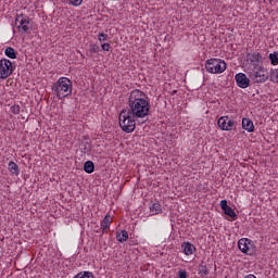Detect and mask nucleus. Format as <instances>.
<instances>
[{
  "label": "nucleus",
  "mask_w": 278,
  "mask_h": 278,
  "mask_svg": "<svg viewBox=\"0 0 278 278\" xmlns=\"http://www.w3.org/2000/svg\"><path fill=\"white\" fill-rule=\"evenodd\" d=\"M73 278H94V274L92 271H80Z\"/></svg>",
  "instance_id": "412c9836"
},
{
  "label": "nucleus",
  "mask_w": 278,
  "mask_h": 278,
  "mask_svg": "<svg viewBox=\"0 0 278 278\" xmlns=\"http://www.w3.org/2000/svg\"><path fill=\"white\" fill-rule=\"evenodd\" d=\"M16 23H20L17 25L18 31L21 34H31V30L29 29V17H23V15H17L15 18Z\"/></svg>",
  "instance_id": "6e6552de"
},
{
  "label": "nucleus",
  "mask_w": 278,
  "mask_h": 278,
  "mask_svg": "<svg viewBox=\"0 0 278 278\" xmlns=\"http://www.w3.org/2000/svg\"><path fill=\"white\" fill-rule=\"evenodd\" d=\"M268 58H269L270 64L273 66H277V64H278V51H276L274 53H269Z\"/></svg>",
  "instance_id": "4be33fe9"
},
{
  "label": "nucleus",
  "mask_w": 278,
  "mask_h": 278,
  "mask_svg": "<svg viewBox=\"0 0 278 278\" xmlns=\"http://www.w3.org/2000/svg\"><path fill=\"white\" fill-rule=\"evenodd\" d=\"M198 271L202 277H207V275H210V267L207 266V263L202 261L198 266Z\"/></svg>",
  "instance_id": "f8f14e48"
},
{
  "label": "nucleus",
  "mask_w": 278,
  "mask_h": 278,
  "mask_svg": "<svg viewBox=\"0 0 278 278\" xmlns=\"http://www.w3.org/2000/svg\"><path fill=\"white\" fill-rule=\"evenodd\" d=\"M9 170L12 175H20L18 165L14 161L9 162Z\"/></svg>",
  "instance_id": "a211bd4d"
},
{
  "label": "nucleus",
  "mask_w": 278,
  "mask_h": 278,
  "mask_svg": "<svg viewBox=\"0 0 278 278\" xmlns=\"http://www.w3.org/2000/svg\"><path fill=\"white\" fill-rule=\"evenodd\" d=\"M12 73H14L12 61L8 59H1L0 60V79H8V77H10Z\"/></svg>",
  "instance_id": "0eeeda50"
},
{
  "label": "nucleus",
  "mask_w": 278,
  "mask_h": 278,
  "mask_svg": "<svg viewBox=\"0 0 278 278\" xmlns=\"http://www.w3.org/2000/svg\"><path fill=\"white\" fill-rule=\"evenodd\" d=\"M127 108L119 113V127L125 134H131L136 129V119L147 118L151 112L149 96L140 89L129 93Z\"/></svg>",
  "instance_id": "f257e3e1"
},
{
  "label": "nucleus",
  "mask_w": 278,
  "mask_h": 278,
  "mask_svg": "<svg viewBox=\"0 0 278 278\" xmlns=\"http://www.w3.org/2000/svg\"><path fill=\"white\" fill-rule=\"evenodd\" d=\"M181 249H184L185 255H192L194 251H197V248L194 247V244L190 242H182Z\"/></svg>",
  "instance_id": "9b49d317"
},
{
  "label": "nucleus",
  "mask_w": 278,
  "mask_h": 278,
  "mask_svg": "<svg viewBox=\"0 0 278 278\" xmlns=\"http://www.w3.org/2000/svg\"><path fill=\"white\" fill-rule=\"evenodd\" d=\"M90 151H92V144H90V142L86 141L83 147V152L90 153Z\"/></svg>",
  "instance_id": "b1692460"
},
{
  "label": "nucleus",
  "mask_w": 278,
  "mask_h": 278,
  "mask_svg": "<svg viewBox=\"0 0 278 278\" xmlns=\"http://www.w3.org/2000/svg\"><path fill=\"white\" fill-rule=\"evenodd\" d=\"M71 5H74L75 8L79 7L80 3L84 2V0H68Z\"/></svg>",
  "instance_id": "c85d7f7f"
},
{
  "label": "nucleus",
  "mask_w": 278,
  "mask_h": 278,
  "mask_svg": "<svg viewBox=\"0 0 278 278\" xmlns=\"http://www.w3.org/2000/svg\"><path fill=\"white\" fill-rule=\"evenodd\" d=\"M150 212L153 214V216L162 214V204H160V202L152 203L150 205Z\"/></svg>",
  "instance_id": "2eb2a0df"
},
{
  "label": "nucleus",
  "mask_w": 278,
  "mask_h": 278,
  "mask_svg": "<svg viewBox=\"0 0 278 278\" xmlns=\"http://www.w3.org/2000/svg\"><path fill=\"white\" fill-rule=\"evenodd\" d=\"M224 214H226V216H229L230 218H232V220H238V214H236V211H233V208H231V206H228L227 208H225Z\"/></svg>",
  "instance_id": "6ab92c4d"
},
{
  "label": "nucleus",
  "mask_w": 278,
  "mask_h": 278,
  "mask_svg": "<svg viewBox=\"0 0 278 278\" xmlns=\"http://www.w3.org/2000/svg\"><path fill=\"white\" fill-rule=\"evenodd\" d=\"M98 40H99L100 42H105V40H108V34H105V33H100V34L98 35Z\"/></svg>",
  "instance_id": "bb28decb"
},
{
  "label": "nucleus",
  "mask_w": 278,
  "mask_h": 278,
  "mask_svg": "<svg viewBox=\"0 0 278 278\" xmlns=\"http://www.w3.org/2000/svg\"><path fill=\"white\" fill-rule=\"evenodd\" d=\"M178 278H188V271H186V269H180L178 271Z\"/></svg>",
  "instance_id": "cd10ccee"
},
{
  "label": "nucleus",
  "mask_w": 278,
  "mask_h": 278,
  "mask_svg": "<svg viewBox=\"0 0 278 278\" xmlns=\"http://www.w3.org/2000/svg\"><path fill=\"white\" fill-rule=\"evenodd\" d=\"M248 75L253 84H266L268 81V71L263 65H255Z\"/></svg>",
  "instance_id": "20e7f679"
},
{
  "label": "nucleus",
  "mask_w": 278,
  "mask_h": 278,
  "mask_svg": "<svg viewBox=\"0 0 278 278\" xmlns=\"http://www.w3.org/2000/svg\"><path fill=\"white\" fill-rule=\"evenodd\" d=\"M270 81L278 84V70H273L270 73Z\"/></svg>",
  "instance_id": "5701e85b"
},
{
  "label": "nucleus",
  "mask_w": 278,
  "mask_h": 278,
  "mask_svg": "<svg viewBox=\"0 0 278 278\" xmlns=\"http://www.w3.org/2000/svg\"><path fill=\"white\" fill-rule=\"evenodd\" d=\"M4 55H7V58H10V60H16L18 52H16V50L12 47H7L4 50Z\"/></svg>",
  "instance_id": "4468645a"
},
{
  "label": "nucleus",
  "mask_w": 278,
  "mask_h": 278,
  "mask_svg": "<svg viewBox=\"0 0 278 278\" xmlns=\"http://www.w3.org/2000/svg\"><path fill=\"white\" fill-rule=\"evenodd\" d=\"M118 242H127L129 240V233L127 230H122L119 235H117Z\"/></svg>",
  "instance_id": "aec40b11"
},
{
  "label": "nucleus",
  "mask_w": 278,
  "mask_h": 278,
  "mask_svg": "<svg viewBox=\"0 0 278 278\" xmlns=\"http://www.w3.org/2000/svg\"><path fill=\"white\" fill-rule=\"evenodd\" d=\"M217 125L222 131H233V129H236V125H238V122L229 118V116L226 115L218 118Z\"/></svg>",
  "instance_id": "423d86ee"
},
{
  "label": "nucleus",
  "mask_w": 278,
  "mask_h": 278,
  "mask_svg": "<svg viewBox=\"0 0 278 278\" xmlns=\"http://www.w3.org/2000/svg\"><path fill=\"white\" fill-rule=\"evenodd\" d=\"M11 112L12 114H21V105L14 104L13 106H11Z\"/></svg>",
  "instance_id": "a878e982"
},
{
  "label": "nucleus",
  "mask_w": 278,
  "mask_h": 278,
  "mask_svg": "<svg viewBox=\"0 0 278 278\" xmlns=\"http://www.w3.org/2000/svg\"><path fill=\"white\" fill-rule=\"evenodd\" d=\"M112 225V216L105 215L103 220L101 222V229L102 233H105V229H110V226Z\"/></svg>",
  "instance_id": "ddd939ff"
},
{
  "label": "nucleus",
  "mask_w": 278,
  "mask_h": 278,
  "mask_svg": "<svg viewBox=\"0 0 278 278\" xmlns=\"http://www.w3.org/2000/svg\"><path fill=\"white\" fill-rule=\"evenodd\" d=\"M248 60L255 66L257 62L262 61V54H260V52L248 54Z\"/></svg>",
  "instance_id": "dca6fc26"
},
{
  "label": "nucleus",
  "mask_w": 278,
  "mask_h": 278,
  "mask_svg": "<svg viewBox=\"0 0 278 278\" xmlns=\"http://www.w3.org/2000/svg\"><path fill=\"white\" fill-rule=\"evenodd\" d=\"M84 170L85 173H88V175H91V173H94V163L92 161L85 162Z\"/></svg>",
  "instance_id": "f3484780"
},
{
  "label": "nucleus",
  "mask_w": 278,
  "mask_h": 278,
  "mask_svg": "<svg viewBox=\"0 0 278 278\" xmlns=\"http://www.w3.org/2000/svg\"><path fill=\"white\" fill-rule=\"evenodd\" d=\"M242 129H244L248 134H253V131H255V125H253V121H251V118L243 117Z\"/></svg>",
  "instance_id": "9d476101"
},
{
  "label": "nucleus",
  "mask_w": 278,
  "mask_h": 278,
  "mask_svg": "<svg viewBox=\"0 0 278 278\" xmlns=\"http://www.w3.org/2000/svg\"><path fill=\"white\" fill-rule=\"evenodd\" d=\"M238 249L241 251V253H244V255H255L256 247L253 240L248 238H241L238 241Z\"/></svg>",
  "instance_id": "39448f33"
},
{
  "label": "nucleus",
  "mask_w": 278,
  "mask_h": 278,
  "mask_svg": "<svg viewBox=\"0 0 278 278\" xmlns=\"http://www.w3.org/2000/svg\"><path fill=\"white\" fill-rule=\"evenodd\" d=\"M235 79L237 81V86L239 88H249V86H251V79H249V77H247V74L244 73H238L235 76Z\"/></svg>",
  "instance_id": "1a4fd4ad"
},
{
  "label": "nucleus",
  "mask_w": 278,
  "mask_h": 278,
  "mask_svg": "<svg viewBox=\"0 0 278 278\" xmlns=\"http://www.w3.org/2000/svg\"><path fill=\"white\" fill-rule=\"evenodd\" d=\"M52 93L62 101L73 94V80L66 77H60L56 83L52 85Z\"/></svg>",
  "instance_id": "f03ea898"
},
{
  "label": "nucleus",
  "mask_w": 278,
  "mask_h": 278,
  "mask_svg": "<svg viewBox=\"0 0 278 278\" xmlns=\"http://www.w3.org/2000/svg\"><path fill=\"white\" fill-rule=\"evenodd\" d=\"M101 47H102L103 51H110V49L112 48V46H110V43H102Z\"/></svg>",
  "instance_id": "7c9ffc66"
},
{
  "label": "nucleus",
  "mask_w": 278,
  "mask_h": 278,
  "mask_svg": "<svg viewBox=\"0 0 278 278\" xmlns=\"http://www.w3.org/2000/svg\"><path fill=\"white\" fill-rule=\"evenodd\" d=\"M220 207H222L223 212H225V210H227V207H229V205L227 204V200L220 201Z\"/></svg>",
  "instance_id": "c756f323"
},
{
  "label": "nucleus",
  "mask_w": 278,
  "mask_h": 278,
  "mask_svg": "<svg viewBox=\"0 0 278 278\" xmlns=\"http://www.w3.org/2000/svg\"><path fill=\"white\" fill-rule=\"evenodd\" d=\"M89 47H90V49H89L90 53H99L101 51V48H99L98 45L93 43V45H90Z\"/></svg>",
  "instance_id": "393cba45"
},
{
  "label": "nucleus",
  "mask_w": 278,
  "mask_h": 278,
  "mask_svg": "<svg viewBox=\"0 0 278 278\" xmlns=\"http://www.w3.org/2000/svg\"><path fill=\"white\" fill-rule=\"evenodd\" d=\"M205 68L212 75H220L227 71V62L223 59H208L205 61Z\"/></svg>",
  "instance_id": "7ed1b4c3"
}]
</instances>
